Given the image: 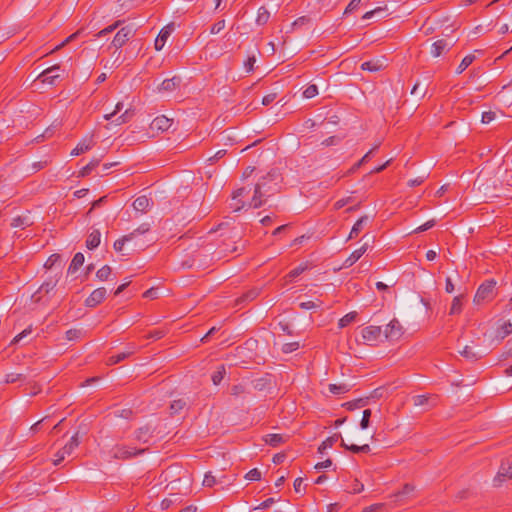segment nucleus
<instances>
[{"label":"nucleus","mask_w":512,"mask_h":512,"mask_svg":"<svg viewBox=\"0 0 512 512\" xmlns=\"http://www.w3.org/2000/svg\"><path fill=\"white\" fill-rule=\"evenodd\" d=\"M25 380H26V376L24 374H21V373H8L5 376V383L6 384H13V383H16L18 381H25Z\"/></svg>","instance_id":"4c0bfd02"},{"label":"nucleus","mask_w":512,"mask_h":512,"mask_svg":"<svg viewBox=\"0 0 512 512\" xmlns=\"http://www.w3.org/2000/svg\"><path fill=\"white\" fill-rule=\"evenodd\" d=\"M129 241H131V236L124 235L122 238L114 242V249L118 252H121L123 250L125 243Z\"/></svg>","instance_id":"09e8293b"},{"label":"nucleus","mask_w":512,"mask_h":512,"mask_svg":"<svg viewBox=\"0 0 512 512\" xmlns=\"http://www.w3.org/2000/svg\"><path fill=\"white\" fill-rule=\"evenodd\" d=\"M357 317V312H349L346 315H344L338 322L339 328H345L348 325H350L352 322L355 321Z\"/></svg>","instance_id":"2f4dec72"},{"label":"nucleus","mask_w":512,"mask_h":512,"mask_svg":"<svg viewBox=\"0 0 512 512\" xmlns=\"http://www.w3.org/2000/svg\"><path fill=\"white\" fill-rule=\"evenodd\" d=\"M382 330L380 326L370 325L362 329V338L365 343L373 345L381 336Z\"/></svg>","instance_id":"1a4fd4ad"},{"label":"nucleus","mask_w":512,"mask_h":512,"mask_svg":"<svg viewBox=\"0 0 512 512\" xmlns=\"http://www.w3.org/2000/svg\"><path fill=\"white\" fill-rule=\"evenodd\" d=\"M154 428L146 424L135 431V439L142 443H148L149 439L153 436Z\"/></svg>","instance_id":"4468645a"},{"label":"nucleus","mask_w":512,"mask_h":512,"mask_svg":"<svg viewBox=\"0 0 512 512\" xmlns=\"http://www.w3.org/2000/svg\"><path fill=\"white\" fill-rule=\"evenodd\" d=\"M132 117V113L130 112V110H126L123 114H121L120 116H118L115 120L116 122V125H121V124H124L126 122H128Z\"/></svg>","instance_id":"4d7b16f0"},{"label":"nucleus","mask_w":512,"mask_h":512,"mask_svg":"<svg viewBox=\"0 0 512 512\" xmlns=\"http://www.w3.org/2000/svg\"><path fill=\"white\" fill-rule=\"evenodd\" d=\"M93 146V137L87 136L77 144V146L72 150L71 155L78 156L80 154H83L86 151L90 150Z\"/></svg>","instance_id":"dca6fc26"},{"label":"nucleus","mask_w":512,"mask_h":512,"mask_svg":"<svg viewBox=\"0 0 512 512\" xmlns=\"http://www.w3.org/2000/svg\"><path fill=\"white\" fill-rule=\"evenodd\" d=\"M60 69L59 65H53L47 69H45L38 77L37 80L42 83L54 85L56 80L60 77L58 74V70Z\"/></svg>","instance_id":"9d476101"},{"label":"nucleus","mask_w":512,"mask_h":512,"mask_svg":"<svg viewBox=\"0 0 512 512\" xmlns=\"http://www.w3.org/2000/svg\"><path fill=\"white\" fill-rule=\"evenodd\" d=\"M459 353L465 357L467 360H470V361H476L478 360L479 358H481V354L476 352L473 347L471 346H464L462 350L459 351Z\"/></svg>","instance_id":"a878e982"},{"label":"nucleus","mask_w":512,"mask_h":512,"mask_svg":"<svg viewBox=\"0 0 512 512\" xmlns=\"http://www.w3.org/2000/svg\"><path fill=\"white\" fill-rule=\"evenodd\" d=\"M120 25V21H116L115 23H113L112 25L102 29L101 31H99L97 34H96V37H104L106 35H108L109 33L113 32L114 30H116Z\"/></svg>","instance_id":"de8ad7c7"},{"label":"nucleus","mask_w":512,"mask_h":512,"mask_svg":"<svg viewBox=\"0 0 512 512\" xmlns=\"http://www.w3.org/2000/svg\"><path fill=\"white\" fill-rule=\"evenodd\" d=\"M454 43L449 42L446 39H439L432 44L431 54L434 57H439L444 51H448Z\"/></svg>","instance_id":"2eb2a0df"},{"label":"nucleus","mask_w":512,"mask_h":512,"mask_svg":"<svg viewBox=\"0 0 512 512\" xmlns=\"http://www.w3.org/2000/svg\"><path fill=\"white\" fill-rule=\"evenodd\" d=\"M147 449H136L125 445H116L111 449V457L114 459L126 460L131 457L142 455Z\"/></svg>","instance_id":"20e7f679"},{"label":"nucleus","mask_w":512,"mask_h":512,"mask_svg":"<svg viewBox=\"0 0 512 512\" xmlns=\"http://www.w3.org/2000/svg\"><path fill=\"white\" fill-rule=\"evenodd\" d=\"M245 207V202L242 201L240 198H238L237 200H232V202L230 203V208L234 211V212H238L240 211L242 208Z\"/></svg>","instance_id":"69168bd1"},{"label":"nucleus","mask_w":512,"mask_h":512,"mask_svg":"<svg viewBox=\"0 0 512 512\" xmlns=\"http://www.w3.org/2000/svg\"><path fill=\"white\" fill-rule=\"evenodd\" d=\"M506 478L512 479V457L502 461L499 471L494 478V485L500 486Z\"/></svg>","instance_id":"423d86ee"},{"label":"nucleus","mask_w":512,"mask_h":512,"mask_svg":"<svg viewBox=\"0 0 512 512\" xmlns=\"http://www.w3.org/2000/svg\"><path fill=\"white\" fill-rule=\"evenodd\" d=\"M181 83V78L180 77H172L170 79H165L160 87H159V90L160 91H168V92H171V91H174Z\"/></svg>","instance_id":"aec40b11"},{"label":"nucleus","mask_w":512,"mask_h":512,"mask_svg":"<svg viewBox=\"0 0 512 512\" xmlns=\"http://www.w3.org/2000/svg\"><path fill=\"white\" fill-rule=\"evenodd\" d=\"M84 260H85L84 255L81 252L76 253L69 265L68 273L69 274L76 273L77 270L84 264Z\"/></svg>","instance_id":"5701e85b"},{"label":"nucleus","mask_w":512,"mask_h":512,"mask_svg":"<svg viewBox=\"0 0 512 512\" xmlns=\"http://www.w3.org/2000/svg\"><path fill=\"white\" fill-rule=\"evenodd\" d=\"M132 205L136 211L145 213L151 208L152 203H151V200L147 196L142 195V196L137 197L134 200Z\"/></svg>","instance_id":"a211bd4d"},{"label":"nucleus","mask_w":512,"mask_h":512,"mask_svg":"<svg viewBox=\"0 0 512 512\" xmlns=\"http://www.w3.org/2000/svg\"><path fill=\"white\" fill-rule=\"evenodd\" d=\"M231 395L240 396L245 393V387L242 384H236L231 387L230 390Z\"/></svg>","instance_id":"e2e57ef3"},{"label":"nucleus","mask_w":512,"mask_h":512,"mask_svg":"<svg viewBox=\"0 0 512 512\" xmlns=\"http://www.w3.org/2000/svg\"><path fill=\"white\" fill-rule=\"evenodd\" d=\"M338 438H341L340 434H336L334 436L328 437L326 440H324L321 445L318 448V451L320 453H324V451L328 448H331L334 443L338 440Z\"/></svg>","instance_id":"473e14b6"},{"label":"nucleus","mask_w":512,"mask_h":512,"mask_svg":"<svg viewBox=\"0 0 512 512\" xmlns=\"http://www.w3.org/2000/svg\"><path fill=\"white\" fill-rule=\"evenodd\" d=\"M129 355H130V352L129 353L122 352V353L113 355V356L109 357L108 364L109 365L117 364V363L123 361L124 359H126Z\"/></svg>","instance_id":"49530a36"},{"label":"nucleus","mask_w":512,"mask_h":512,"mask_svg":"<svg viewBox=\"0 0 512 512\" xmlns=\"http://www.w3.org/2000/svg\"><path fill=\"white\" fill-rule=\"evenodd\" d=\"M381 64H379V61H366V62H363L361 64V69L362 70H367V71H370V72H376V71H379L381 69Z\"/></svg>","instance_id":"e433bc0d"},{"label":"nucleus","mask_w":512,"mask_h":512,"mask_svg":"<svg viewBox=\"0 0 512 512\" xmlns=\"http://www.w3.org/2000/svg\"><path fill=\"white\" fill-rule=\"evenodd\" d=\"M378 149V146H375L370 151H368L356 164L353 165V167L348 171V173H352L355 170H357L361 165H363L365 162H367L371 155Z\"/></svg>","instance_id":"72a5a7b5"},{"label":"nucleus","mask_w":512,"mask_h":512,"mask_svg":"<svg viewBox=\"0 0 512 512\" xmlns=\"http://www.w3.org/2000/svg\"><path fill=\"white\" fill-rule=\"evenodd\" d=\"M474 60H475V56L473 54L466 55L462 59L459 66L457 67L456 73L461 74L462 72H464L473 63Z\"/></svg>","instance_id":"7c9ffc66"},{"label":"nucleus","mask_w":512,"mask_h":512,"mask_svg":"<svg viewBox=\"0 0 512 512\" xmlns=\"http://www.w3.org/2000/svg\"><path fill=\"white\" fill-rule=\"evenodd\" d=\"M135 34V29L132 25L122 27L114 36L112 44L114 47L121 48L126 42Z\"/></svg>","instance_id":"0eeeda50"},{"label":"nucleus","mask_w":512,"mask_h":512,"mask_svg":"<svg viewBox=\"0 0 512 512\" xmlns=\"http://www.w3.org/2000/svg\"><path fill=\"white\" fill-rule=\"evenodd\" d=\"M280 174L277 170L272 169L266 175L260 177L254 185V194L249 203V207L259 208L278 190Z\"/></svg>","instance_id":"f257e3e1"},{"label":"nucleus","mask_w":512,"mask_h":512,"mask_svg":"<svg viewBox=\"0 0 512 512\" xmlns=\"http://www.w3.org/2000/svg\"><path fill=\"white\" fill-rule=\"evenodd\" d=\"M462 310L461 296L454 297L450 308V315L459 314Z\"/></svg>","instance_id":"ea45409f"},{"label":"nucleus","mask_w":512,"mask_h":512,"mask_svg":"<svg viewBox=\"0 0 512 512\" xmlns=\"http://www.w3.org/2000/svg\"><path fill=\"white\" fill-rule=\"evenodd\" d=\"M367 250V244H364L359 249H356L351 253V255L345 260L344 265L345 267L352 266L356 261H358L361 256L366 252Z\"/></svg>","instance_id":"412c9836"},{"label":"nucleus","mask_w":512,"mask_h":512,"mask_svg":"<svg viewBox=\"0 0 512 512\" xmlns=\"http://www.w3.org/2000/svg\"><path fill=\"white\" fill-rule=\"evenodd\" d=\"M100 238H101V234H100V231L99 230H93L87 240H86V247L90 250L92 249H95L99 246L100 244Z\"/></svg>","instance_id":"b1692460"},{"label":"nucleus","mask_w":512,"mask_h":512,"mask_svg":"<svg viewBox=\"0 0 512 512\" xmlns=\"http://www.w3.org/2000/svg\"><path fill=\"white\" fill-rule=\"evenodd\" d=\"M216 483L215 477L211 472H207L204 476L203 485L206 487H212Z\"/></svg>","instance_id":"338daca9"},{"label":"nucleus","mask_w":512,"mask_h":512,"mask_svg":"<svg viewBox=\"0 0 512 512\" xmlns=\"http://www.w3.org/2000/svg\"><path fill=\"white\" fill-rule=\"evenodd\" d=\"M80 441H79V434L76 433L74 434L69 443H67L62 449H60L56 455H55V459H54V465L57 466L59 465L64 459L66 456H69L73 450L78 447Z\"/></svg>","instance_id":"39448f33"},{"label":"nucleus","mask_w":512,"mask_h":512,"mask_svg":"<svg viewBox=\"0 0 512 512\" xmlns=\"http://www.w3.org/2000/svg\"><path fill=\"white\" fill-rule=\"evenodd\" d=\"M512 334V323L510 320L498 319L493 326V331L485 333L492 342L501 343L507 336Z\"/></svg>","instance_id":"f03ea898"},{"label":"nucleus","mask_w":512,"mask_h":512,"mask_svg":"<svg viewBox=\"0 0 512 512\" xmlns=\"http://www.w3.org/2000/svg\"><path fill=\"white\" fill-rule=\"evenodd\" d=\"M186 406V401L183 399L174 400L170 405L171 414H177Z\"/></svg>","instance_id":"58836bf2"},{"label":"nucleus","mask_w":512,"mask_h":512,"mask_svg":"<svg viewBox=\"0 0 512 512\" xmlns=\"http://www.w3.org/2000/svg\"><path fill=\"white\" fill-rule=\"evenodd\" d=\"M328 390L330 393L334 395H340L348 392L350 390V385L341 383V384H329Z\"/></svg>","instance_id":"c756f323"},{"label":"nucleus","mask_w":512,"mask_h":512,"mask_svg":"<svg viewBox=\"0 0 512 512\" xmlns=\"http://www.w3.org/2000/svg\"><path fill=\"white\" fill-rule=\"evenodd\" d=\"M245 478L250 481H258L261 479V472L257 468H253L246 474Z\"/></svg>","instance_id":"5fc2aeb1"},{"label":"nucleus","mask_w":512,"mask_h":512,"mask_svg":"<svg viewBox=\"0 0 512 512\" xmlns=\"http://www.w3.org/2000/svg\"><path fill=\"white\" fill-rule=\"evenodd\" d=\"M413 403L415 406H436L437 396L429 395H416L413 397Z\"/></svg>","instance_id":"6ab92c4d"},{"label":"nucleus","mask_w":512,"mask_h":512,"mask_svg":"<svg viewBox=\"0 0 512 512\" xmlns=\"http://www.w3.org/2000/svg\"><path fill=\"white\" fill-rule=\"evenodd\" d=\"M226 26V22L224 19L217 21L215 24L211 26L210 34H218L220 33Z\"/></svg>","instance_id":"3c124183"},{"label":"nucleus","mask_w":512,"mask_h":512,"mask_svg":"<svg viewBox=\"0 0 512 512\" xmlns=\"http://www.w3.org/2000/svg\"><path fill=\"white\" fill-rule=\"evenodd\" d=\"M270 19V12L264 7L261 6L258 9L257 17H256V24L259 26L265 25Z\"/></svg>","instance_id":"cd10ccee"},{"label":"nucleus","mask_w":512,"mask_h":512,"mask_svg":"<svg viewBox=\"0 0 512 512\" xmlns=\"http://www.w3.org/2000/svg\"><path fill=\"white\" fill-rule=\"evenodd\" d=\"M415 487L411 484H405L401 491L396 494V497L402 499L404 496L411 494Z\"/></svg>","instance_id":"864d4df0"},{"label":"nucleus","mask_w":512,"mask_h":512,"mask_svg":"<svg viewBox=\"0 0 512 512\" xmlns=\"http://www.w3.org/2000/svg\"><path fill=\"white\" fill-rule=\"evenodd\" d=\"M364 405H365V401L363 399H357V400L350 401V402H347L344 404V406L348 410H355L357 408L363 407Z\"/></svg>","instance_id":"603ef678"},{"label":"nucleus","mask_w":512,"mask_h":512,"mask_svg":"<svg viewBox=\"0 0 512 512\" xmlns=\"http://www.w3.org/2000/svg\"><path fill=\"white\" fill-rule=\"evenodd\" d=\"M60 260L61 256L59 254H52L45 262L44 267L47 269H51Z\"/></svg>","instance_id":"6e6d98bb"},{"label":"nucleus","mask_w":512,"mask_h":512,"mask_svg":"<svg viewBox=\"0 0 512 512\" xmlns=\"http://www.w3.org/2000/svg\"><path fill=\"white\" fill-rule=\"evenodd\" d=\"M150 224L149 223H142L139 227H137L134 231L127 234L128 236H131V240L136 238L139 235L145 234L150 231Z\"/></svg>","instance_id":"f704fd0d"},{"label":"nucleus","mask_w":512,"mask_h":512,"mask_svg":"<svg viewBox=\"0 0 512 512\" xmlns=\"http://www.w3.org/2000/svg\"><path fill=\"white\" fill-rule=\"evenodd\" d=\"M225 368L224 366H221L217 371H215L213 374H212V382L215 384V385H218L221 383V381L223 380L224 376H225Z\"/></svg>","instance_id":"37998d69"},{"label":"nucleus","mask_w":512,"mask_h":512,"mask_svg":"<svg viewBox=\"0 0 512 512\" xmlns=\"http://www.w3.org/2000/svg\"><path fill=\"white\" fill-rule=\"evenodd\" d=\"M386 10H387L386 7H377L371 11L366 12L362 18L365 20H368V19L373 18L376 15H381V17H384L383 14L386 12Z\"/></svg>","instance_id":"a19ab883"},{"label":"nucleus","mask_w":512,"mask_h":512,"mask_svg":"<svg viewBox=\"0 0 512 512\" xmlns=\"http://www.w3.org/2000/svg\"><path fill=\"white\" fill-rule=\"evenodd\" d=\"M111 272V267L108 265H104L97 271L96 276L100 281H105L108 279Z\"/></svg>","instance_id":"79ce46f5"},{"label":"nucleus","mask_w":512,"mask_h":512,"mask_svg":"<svg viewBox=\"0 0 512 512\" xmlns=\"http://www.w3.org/2000/svg\"><path fill=\"white\" fill-rule=\"evenodd\" d=\"M107 291L104 287L95 289L85 300L87 307H96L104 301Z\"/></svg>","instance_id":"9b49d317"},{"label":"nucleus","mask_w":512,"mask_h":512,"mask_svg":"<svg viewBox=\"0 0 512 512\" xmlns=\"http://www.w3.org/2000/svg\"><path fill=\"white\" fill-rule=\"evenodd\" d=\"M174 27L172 24H169L165 27H163L157 38L155 39V43H154V47L157 51H160L162 50V48L164 47L166 41L168 40V38L170 37L172 31H173Z\"/></svg>","instance_id":"ddd939ff"},{"label":"nucleus","mask_w":512,"mask_h":512,"mask_svg":"<svg viewBox=\"0 0 512 512\" xmlns=\"http://www.w3.org/2000/svg\"><path fill=\"white\" fill-rule=\"evenodd\" d=\"M100 163L99 159H93L86 164L80 171L81 176H88Z\"/></svg>","instance_id":"c9c22d12"},{"label":"nucleus","mask_w":512,"mask_h":512,"mask_svg":"<svg viewBox=\"0 0 512 512\" xmlns=\"http://www.w3.org/2000/svg\"><path fill=\"white\" fill-rule=\"evenodd\" d=\"M57 282V278H49L46 281H44L42 285L39 287V289L33 295L35 301L39 302L41 299V296L37 297L38 294H48L50 291H52L56 287Z\"/></svg>","instance_id":"f3484780"},{"label":"nucleus","mask_w":512,"mask_h":512,"mask_svg":"<svg viewBox=\"0 0 512 512\" xmlns=\"http://www.w3.org/2000/svg\"><path fill=\"white\" fill-rule=\"evenodd\" d=\"M173 124V119L166 117L165 115L157 116L150 124V128L153 131L165 132L170 129Z\"/></svg>","instance_id":"f8f14e48"},{"label":"nucleus","mask_w":512,"mask_h":512,"mask_svg":"<svg viewBox=\"0 0 512 512\" xmlns=\"http://www.w3.org/2000/svg\"><path fill=\"white\" fill-rule=\"evenodd\" d=\"M299 348V342H290V343H285L283 346H282V351L283 353H292L294 351H296L297 349Z\"/></svg>","instance_id":"13d9d810"},{"label":"nucleus","mask_w":512,"mask_h":512,"mask_svg":"<svg viewBox=\"0 0 512 512\" xmlns=\"http://www.w3.org/2000/svg\"><path fill=\"white\" fill-rule=\"evenodd\" d=\"M256 63L255 55L249 56L248 59L244 62V67L246 72L250 73L254 69V64Z\"/></svg>","instance_id":"bf43d9fd"},{"label":"nucleus","mask_w":512,"mask_h":512,"mask_svg":"<svg viewBox=\"0 0 512 512\" xmlns=\"http://www.w3.org/2000/svg\"><path fill=\"white\" fill-rule=\"evenodd\" d=\"M285 440V437L281 434H268L264 438V441L272 447H277L279 444L285 442Z\"/></svg>","instance_id":"c85d7f7f"},{"label":"nucleus","mask_w":512,"mask_h":512,"mask_svg":"<svg viewBox=\"0 0 512 512\" xmlns=\"http://www.w3.org/2000/svg\"><path fill=\"white\" fill-rule=\"evenodd\" d=\"M368 216L360 217L356 223L353 225L351 232L349 234V239L355 238L362 231L364 225L368 222Z\"/></svg>","instance_id":"393cba45"},{"label":"nucleus","mask_w":512,"mask_h":512,"mask_svg":"<svg viewBox=\"0 0 512 512\" xmlns=\"http://www.w3.org/2000/svg\"><path fill=\"white\" fill-rule=\"evenodd\" d=\"M496 117V113L493 112V111H486V112H483L482 113V123L484 124H488L490 122H492Z\"/></svg>","instance_id":"680f3d73"},{"label":"nucleus","mask_w":512,"mask_h":512,"mask_svg":"<svg viewBox=\"0 0 512 512\" xmlns=\"http://www.w3.org/2000/svg\"><path fill=\"white\" fill-rule=\"evenodd\" d=\"M259 294H260L259 288H252V289L248 290L246 293H244L241 297H239L236 300V304L242 305L249 301H252V300L256 299L259 296Z\"/></svg>","instance_id":"4be33fe9"},{"label":"nucleus","mask_w":512,"mask_h":512,"mask_svg":"<svg viewBox=\"0 0 512 512\" xmlns=\"http://www.w3.org/2000/svg\"><path fill=\"white\" fill-rule=\"evenodd\" d=\"M251 192V187L250 185L248 186H244V187H241V188H238L236 189L233 194H232V200H237L238 198H241L247 194H249Z\"/></svg>","instance_id":"c03bdc74"},{"label":"nucleus","mask_w":512,"mask_h":512,"mask_svg":"<svg viewBox=\"0 0 512 512\" xmlns=\"http://www.w3.org/2000/svg\"><path fill=\"white\" fill-rule=\"evenodd\" d=\"M371 414L372 412L370 409H365L363 411L362 419L360 421V427L362 429H367L369 427Z\"/></svg>","instance_id":"a18cd8bd"},{"label":"nucleus","mask_w":512,"mask_h":512,"mask_svg":"<svg viewBox=\"0 0 512 512\" xmlns=\"http://www.w3.org/2000/svg\"><path fill=\"white\" fill-rule=\"evenodd\" d=\"M496 296V281L494 279L486 280L477 289L474 296V303L482 304L489 302Z\"/></svg>","instance_id":"7ed1b4c3"},{"label":"nucleus","mask_w":512,"mask_h":512,"mask_svg":"<svg viewBox=\"0 0 512 512\" xmlns=\"http://www.w3.org/2000/svg\"><path fill=\"white\" fill-rule=\"evenodd\" d=\"M166 332L164 330H154V331H151L150 333H148V335L146 336L147 339H153V340H158V339H161L165 336Z\"/></svg>","instance_id":"052dcab7"},{"label":"nucleus","mask_w":512,"mask_h":512,"mask_svg":"<svg viewBox=\"0 0 512 512\" xmlns=\"http://www.w3.org/2000/svg\"><path fill=\"white\" fill-rule=\"evenodd\" d=\"M402 334L403 328L397 319L391 320L384 331L385 338L389 341L398 340Z\"/></svg>","instance_id":"6e6552de"},{"label":"nucleus","mask_w":512,"mask_h":512,"mask_svg":"<svg viewBox=\"0 0 512 512\" xmlns=\"http://www.w3.org/2000/svg\"><path fill=\"white\" fill-rule=\"evenodd\" d=\"M341 446L353 453H369L371 450L368 444H364L361 446L355 444L347 445L343 439L341 441Z\"/></svg>","instance_id":"bb28decb"},{"label":"nucleus","mask_w":512,"mask_h":512,"mask_svg":"<svg viewBox=\"0 0 512 512\" xmlns=\"http://www.w3.org/2000/svg\"><path fill=\"white\" fill-rule=\"evenodd\" d=\"M318 94V88L316 85H309L304 91L303 96L307 99L313 98Z\"/></svg>","instance_id":"8fccbe9b"},{"label":"nucleus","mask_w":512,"mask_h":512,"mask_svg":"<svg viewBox=\"0 0 512 512\" xmlns=\"http://www.w3.org/2000/svg\"><path fill=\"white\" fill-rule=\"evenodd\" d=\"M362 0H351L348 6L346 7L344 14H349L357 9Z\"/></svg>","instance_id":"774afa93"},{"label":"nucleus","mask_w":512,"mask_h":512,"mask_svg":"<svg viewBox=\"0 0 512 512\" xmlns=\"http://www.w3.org/2000/svg\"><path fill=\"white\" fill-rule=\"evenodd\" d=\"M81 336V330L78 329H70L66 332V338L67 340H77Z\"/></svg>","instance_id":"0e129e2a"}]
</instances>
